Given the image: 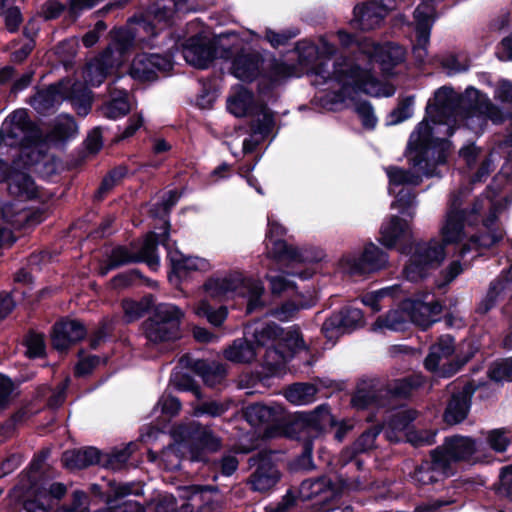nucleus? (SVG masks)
Segmentation results:
<instances>
[{
    "label": "nucleus",
    "mask_w": 512,
    "mask_h": 512,
    "mask_svg": "<svg viewBox=\"0 0 512 512\" xmlns=\"http://www.w3.org/2000/svg\"><path fill=\"white\" fill-rule=\"evenodd\" d=\"M469 96L455 93L452 87L442 86L434 92L425 108V118L419 122L411 133L407 150L414 167L422 169L426 176H440L439 165H445L452 148V142L433 135V123L454 120L462 111L468 112Z\"/></svg>",
    "instance_id": "nucleus-1"
},
{
    "label": "nucleus",
    "mask_w": 512,
    "mask_h": 512,
    "mask_svg": "<svg viewBox=\"0 0 512 512\" xmlns=\"http://www.w3.org/2000/svg\"><path fill=\"white\" fill-rule=\"evenodd\" d=\"M314 73L323 78L333 76L334 80L340 84L339 90L335 93L339 101L355 100L352 94L357 93L372 96L379 95L375 92L380 84L377 77L359 64L350 63L345 56H341L334 61L332 72L327 69L326 63L320 61L315 65Z\"/></svg>",
    "instance_id": "nucleus-2"
},
{
    "label": "nucleus",
    "mask_w": 512,
    "mask_h": 512,
    "mask_svg": "<svg viewBox=\"0 0 512 512\" xmlns=\"http://www.w3.org/2000/svg\"><path fill=\"white\" fill-rule=\"evenodd\" d=\"M255 329L252 339L238 338L233 341L225 352V358L234 363H251L258 361L261 366L271 373H275L286 363L288 357L280 349L277 341H258V332Z\"/></svg>",
    "instance_id": "nucleus-3"
},
{
    "label": "nucleus",
    "mask_w": 512,
    "mask_h": 512,
    "mask_svg": "<svg viewBox=\"0 0 512 512\" xmlns=\"http://www.w3.org/2000/svg\"><path fill=\"white\" fill-rule=\"evenodd\" d=\"M399 251L402 254L409 255L403 268V275L413 283L428 278L433 271L442 265L446 258L444 244L436 239L405 244L400 247Z\"/></svg>",
    "instance_id": "nucleus-4"
},
{
    "label": "nucleus",
    "mask_w": 512,
    "mask_h": 512,
    "mask_svg": "<svg viewBox=\"0 0 512 512\" xmlns=\"http://www.w3.org/2000/svg\"><path fill=\"white\" fill-rule=\"evenodd\" d=\"M236 38L235 31H226L209 38L204 31L189 36L181 42L182 54L186 62L198 69H206L217 58L218 50L220 57L228 60L233 51L229 45L223 44L224 39Z\"/></svg>",
    "instance_id": "nucleus-5"
},
{
    "label": "nucleus",
    "mask_w": 512,
    "mask_h": 512,
    "mask_svg": "<svg viewBox=\"0 0 512 512\" xmlns=\"http://www.w3.org/2000/svg\"><path fill=\"white\" fill-rule=\"evenodd\" d=\"M336 424L330 405L323 403L310 412H296L291 422L286 426V434L292 439L312 441L321 435L328 427Z\"/></svg>",
    "instance_id": "nucleus-6"
},
{
    "label": "nucleus",
    "mask_w": 512,
    "mask_h": 512,
    "mask_svg": "<svg viewBox=\"0 0 512 512\" xmlns=\"http://www.w3.org/2000/svg\"><path fill=\"white\" fill-rule=\"evenodd\" d=\"M173 436L179 446L189 450L191 460L194 461L201 460L204 452H217L222 446L220 438L196 421L177 425L173 430Z\"/></svg>",
    "instance_id": "nucleus-7"
},
{
    "label": "nucleus",
    "mask_w": 512,
    "mask_h": 512,
    "mask_svg": "<svg viewBox=\"0 0 512 512\" xmlns=\"http://www.w3.org/2000/svg\"><path fill=\"white\" fill-rule=\"evenodd\" d=\"M139 495H142V488L132 482L108 480L106 489L98 485V502L107 505L106 508H98V512H145L142 503L129 499L130 496Z\"/></svg>",
    "instance_id": "nucleus-8"
},
{
    "label": "nucleus",
    "mask_w": 512,
    "mask_h": 512,
    "mask_svg": "<svg viewBox=\"0 0 512 512\" xmlns=\"http://www.w3.org/2000/svg\"><path fill=\"white\" fill-rule=\"evenodd\" d=\"M268 228L265 236V246L269 258L276 261H289L294 263L319 262L322 255L313 257L305 256L304 253L289 245L282 237L286 234V228L277 221L268 217Z\"/></svg>",
    "instance_id": "nucleus-9"
},
{
    "label": "nucleus",
    "mask_w": 512,
    "mask_h": 512,
    "mask_svg": "<svg viewBox=\"0 0 512 512\" xmlns=\"http://www.w3.org/2000/svg\"><path fill=\"white\" fill-rule=\"evenodd\" d=\"M190 490L189 502L178 507L174 496H165L158 500L151 512H193L196 506L198 512H218V502L212 499V494L217 491L216 487L193 485Z\"/></svg>",
    "instance_id": "nucleus-10"
},
{
    "label": "nucleus",
    "mask_w": 512,
    "mask_h": 512,
    "mask_svg": "<svg viewBox=\"0 0 512 512\" xmlns=\"http://www.w3.org/2000/svg\"><path fill=\"white\" fill-rule=\"evenodd\" d=\"M176 11V0H155L144 11L130 17L128 22L139 25L147 34L156 37L163 27L171 25Z\"/></svg>",
    "instance_id": "nucleus-11"
},
{
    "label": "nucleus",
    "mask_w": 512,
    "mask_h": 512,
    "mask_svg": "<svg viewBox=\"0 0 512 512\" xmlns=\"http://www.w3.org/2000/svg\"><path fill=\"white\" fill-rule=\"evenodd\" d=\"M364 314L361 309L344 306L339 311L333 312L322 324L321 333L334 346L344 334H350L363 323Z\"/></svg>",
    "instance_id": "nucleus-12"
},
{
    "label": "nucleus",
    "mask_w": 512,
    "mask_h": 512,
    "mask_svg": "<svg viewBox=\"0 0 512 512\" xmlns=\"http://www.w3.org/2000/svg\"><path fill=\"white\" fill-rule=\"evenodd\" d=\"M4 135L12 139L10 146L30 147L41 142L42 133L24 109L14 111L3 123Z\"/></svg>",
    "instance_id": "nucleus-13"
},
{
    "label": "nucleus",
    "mask_w": 512,
    "mask_h": 512,
    "mask_svg": "<svg viewBox=\"0 0 512 512\" xmlns=\"http://www.w3.org/2000/svg\"><path fill=\"white\" fill-rule=\"evenodd\" d=\"M299 499L302 502L311 501L313 506L330 510V503L341 496V488L328 476L306 479L298 488Z\"/></svg>",
    "instance_id": "nucleus-14"
},
{
    "label": "nucleus",
    "mask_w": 512,
    "mask_h": 512,
    "mask_svg": "<svg viewBox=\"0 0 512 512\" xmlns=\"http://www.w3.org/2000/svg\"><path fill=\"white\" fill-rule=\"evenodd\" d=\"M173 69V62L170 56L156 53L137 54L130 66L129 75L139 82H152L158 79V72H168Z\"/></svg>",
    "instance_id": "nucleus-15"
},
{
    "label": "nucleus",
    "mask_w": 512,
    "mask_h": 512,
    "mask_svg": "<svg viewBox=\"0 0 512 512\" xmlns=\"http://www.w3.org/2000/svg\"><path fill=\"white\" fill-rule=\"evenodd\" d=\"M249 465L255 467L251 474V484L255 491L267 492L281 479V473L273 461L271 451H259L250 457Z\"/></svg>",
    "instance_id": "nucleus-16"
},
{
    "label": "nucleus",
    "mask_w": 512,
    "mask_h": 512,
    "mask_svg": "<svg viewBox=\"0 0 512 512\" xmlns=\"http://www.w3.org/2000/svg\"><path fill=\"white\" fill-rule=\"evenodd\" d=\"M259 341H277L280 349L288 359L304 347V340L298 329L284 330L278 324L271 322L265 324L258 332Z\"/></svg>",
    "instance_id": "nucleus-17"
},
{
    "label": "nucleus",
    "mask_w": 512,
    "mask_h": 512,
    "mask_svg": "<svg viewBox=\"0 0 512 512\" xmlns=\"http://www.w3.org/2000/svg\"><path fill=\"white\" fill-rule=\"evenodd\" d=\"M263 55L251 48L241 47L232 58L231 74L245 83H252L261 75Z\"/></svg>",
    "instance_id": "nucleus-18"
},
{
    "label": "nucleus",
    "mask_w": 512,
    "mask_h": 512,
    "mask_svg": "<svg viewBox=\"0 0 512 512\" xmlns=\"http://www.w3.org/2000/svg\"><path fill=\"white\" fill-rule=\"evenodd\" d=\"M475 391L476 386L472 382H467L460 390L454 391L447 401L443 421L448 425L462 423L470 412Z\"/></svg>",
    "instance_id": "nucleus-19"
},
{
    "label": "nucleus",
    "mask_w": 512,
    "mask_h": 512,
    "mask_svg": "<svg viewBox=\"0 0 512 512\" xmlns=\"http://www.w3.org/2000/svg\"><path fill=\"white\" fill-rule=\"evenodd\" d=\"M351 407L364 411L370 407L386 408L387 399L377 379H365L357 383L350 400Z\"/></svg>",
    "instance_id": "nucleus-20"
},
{
    "label": "nucleus",
    "mask_w": 512,
    "mask_h": 512,
    "mask_svg": "<svg viewBox=\"0 0 512 512\" xmlns=\"http://www.w3.org/2000/svg\"><path fill=\"white\" fill-rule=\"evenodd\" d=\"M91 59L83 69L84 83L77 82L73 85H69V82L65 83V87L68 89L65 99H70L78 115L85 116L89 113L93 103V93L91 89L87 87V84L93 85V71L94 64Z\"/></svg>",
    "instance_id": "nucleus-21"
},
{
    "label": "nucleus",
    "mask_w": 512,
    "mask_h": 512,
    "mask_svg": "<svg viewBox=\"0 0 512 512\" xmlns=\"http://www.w3.org/2000/svg\"><path fill=\"white\" fill-rule=\"evenodd\" d=\"M87 334L84 324L78 320L64 318L53 325L51 344L58 351H65Z\"/></svg>",
    "instance_id": "nucleus-22"
},
{
    "label": "nucleus",
    "mask_w": 512,
    "mask_h": 512,
    "mask_svg": "<svg viewBox=\"0 0 512 512\" xmlns=\"http://www.w3.org/2000/svg\"><path fill=\"white\" fill-rule=\"evenodd\" d=\"M180 363L186 369L191 370L197 376L201 377L204 384L209 387H215L221 384L227 375L225 366L216 361L196 359L185 354L180 358Z\"/></svg>",
    "instance_id": "nucleus-23"
},
{
    "label": "nucleus",
    "mask_w": 512,
    "mask_h": 512,
    "mask_svg": "<svg viewBox=\"0 0 512 512\" xmlns=\"http://www.w3.org/2000/svg\"><path fill=\"white\" fill-rule=\"evenodd\" d=\"M485 230L473 235L468 243L461 245L460 257L464 258L472 249L479 251L489 249L499 243L504 237V231L497 226V217L491 215L483 221Z\"/></svg>",
    "instance_id": "nucleus-24"
},
{
    "label": "nucleus",
    "mask_w": 512,
    "mask_h": 512,
    "mask_svg": "<svg viewBox=\"0 0 512 512\" xmlns=\"http://www.w3.org/2000/svg\"><path fill=\"white\" fill-rule=\"evenodd\" d=\"M387 262V253L374 243L369 242L365 245L360 257L354 260L351 270L357 275L371 274L385 268Z\"/></svg>",
    "instance_id": "nucleus-25"
},
{
    "label": "nucleus",
    "mask_w": 512,
    "mask_h": 512,
    "mask_svg": "<svg viewBox=\"0 0 512 512\" xmlns=\"http://www.w3.org/2000/svg\"><path fill=\"white\" fill-rule=\"evenodd\" d=\"M245 277L240 273H230L225 277H209L203 284L206 294L212 298H223L238 295L243 290Z\"/></svg>",
    "instance_id": "nucleus-26"
},
{
    "label": "nucleus",
    "mask_w": 512,
    "mask_h": 512,
    "mask_svg": "<svg viewBox=\"0 0 512 512\" xmlns=\"http://www.w3.org/2000/svg\"><path fill=\"white\" fill-rule=\"evenodd\" d=\"M469 98L468 112L469 114H478L485 119L491 120L494 124H502L505 121L503 111L482 92L476 88L469 87L466 89Z\"/></svg>",
    "instance_id": "nucleus-27"
},
{
    "label": "nucleus",
    "mask_w": 512,
    "mask_h": 512,
    "mask_svg": "<svg viewBox=\"0 0 512 512\" xmlns=\"http://www.w3.org/2000/svg\"><path fill=\"white\" fill-rule=\"evenodd\" d=\"M137 442H129L125 447L113 448L110 452H103L98 449V473L100 469L113 472L122 471L127 468V462L138 449Z\"/></svg>",
    "instance_id": "nucleus-28"
},
{
    "label": "nucleus",
    "mask_w": 512,
    "mask_h": 512,
    "mask_svg": "<svg viewBox=\"0 0 512 512\" xmlns=\"http://www.w3.org/2000/svg\"><path fill=\"white\" fill-rule=\"evenodd\" d=\"M410 227L406 219L392 215L387 223L382 224L379 242L387 249H393L397 243L411 238Z\"/></svg>",
    "instance_id": "nucleus-29"
},
{
    "label": "nucleus",
    "mask_w": 512,
    "mask_h": 512,
    "mask_svg": "<svg viewBox=\"0 0 512 512\" xmlns=\"http://www.w3.org/2000/svg\"><path fill=\"white\" fill-rule=\"evenodd\" d=\"M422 384L423 380L419 375H408L381 385L383 396L387 399V407L393 400L410 397L413 391L420 388Z\"/></svg>",
    "instance_id": "nucleus-30"
},
{
    "label": "nucleus",
    "mask_w": 512,
    "mask_h": 512,
    "mask_svg": "<svg viewBox=\"0 0 512 512\" xmlns=\"http://www.w3.org/2000/svg\"><path fill=\"white\" fill-rule=\"evenodd\" d=\"M68 89L65 82L50 85L46 89L39 90L30 98V105L41 114L50 111L56 104L65 99Z\"/></svg>",
    "instance_id": "nucleus-31"
},
{
    "label": "nucleus",
    "mask_w": 512,
    "mask_h": 512,
    "mask_svg": "<svg viewBox=\"0 0 512 512\" xmlns=\"http://www.w3.org/2000/svg\"><path fill=\"white\" fill-rule=\"evenodd\" d=\"M477 352L478 347H476L472 341H464L457 347L455 358L442 365L439 364V368L433 373L441 378H451L462 370Z\"/></svg>",
    "instance_id": "nucleus-32"
},
{
    "label": "nucleus",
    "mask_w": 512,
    "mask_h": 512,
    "mask_svg": "<svg viewBox=\"0 0 512 512\" xmlns=\"http://www.w3.org/2000/svg\"><path fill=\"white\" fill-rule=\"evenodd\" d=\"M457 353L455 338L450 334L439 336L433 343L424 360V367L429 372H436L442 358H448Z\"/></svg>",
    "instance_id": "nucleus-33"
},
{
    "label": "nucleus",
    "mask_w": 512,
    "mask_h": 512,
    "mask_svg": "<svg viewBox=\"0 0 512 512\" xmlns=\"http://www.w3.org/2000/svg\"><path fill=\"white\" fill-rule=\"evenodd\" d=\"M184 312L175 304L159 303L153 306L152 315L147 320H155L162 324L169 325L163 335L170 336L180 329Z\"/></svg>",
    "instance_id": "nucleus-34"
},
{
    "label": "nucleus",
    "mask_w": 512,
    "mask_h": 512,
    "mask_svg": "<svg viewBox=\"0 0 512 512\" xmlns=\"http://www.w3.org/2000/svg\"><path fill=\"white\" fill-rule=\"evenodd\" d=\"M353 15L354 17L350 25L362 31L374 30L379 27L384 20V15L380 12V7L374 3L355 6Z\"/></svg>",
    "instance_id": "nucleus-35"
},
{
    "label": "nucleus",
    "mask_w": 512,
    "mask_h": 512,
    "mask_svg": "<svg viewBox=\"0 0 512 512\" xmlns=\"http://www.w3.org/2000/svg\"><path fill=\"white\" fill-rule=\"evenodd\" d=\"M510 283L512 284V275L508 274L507 270L502 271L496 279L490 282L487 293L478 303L475 312L480 315H486L490 312L496 306L499 297Z\"/></svg>",
    "instance_id": "nucleus-36"
},
{
    "label": "nucleus",
    "mask_w": 512,
    "mask_h": 512,
    "mask_svg": "<svg viewBox=\"0 0 512 512\" xmlns=\"http://www.w3.org/2000/svg\"><path fill=\"white\" fill-rule=\"evenodd\" d=\"M466 220L465 210L449 211L446 222L441 229L442 242L444 248L448 244H458L464 235V223Z\"/></svg>",
    "instance_id": "nucleus-37"
},
{
    "label": "nucleus",
    "mask_w": 512,
    "mask_h": 512,
    "mask_svg": "<svg viewBox=\"0 0 512 512\" xmlns=\"http://www.w3.org/2000/svg\"><path fill=\"white\" fill-rule=\"evenodd\" d=\"M8 190L11 195L29 200L37 197V186L32 177L24 172L16 171L8 178Z\"/></svg>",
    "instance_id": "nucleus-38"
},
{
    "label": "nucleus",
    "mask_w": 512,
    "mask_h": 512,
    "mask_svg": "<svg viewBox=\"0 0 512 512\" xmlns=\"http://www.w3.org/2000/svg\"><path fill=\"white\" fill-rule=\"evenodd\" d=\"M279 408L260 402L251 403L243 409L244 419L252 426L274 422L278 419Z\"/></svg>",
    "instance_id": "nucleus-39"
},
{
    "label": "nucleus",
    "mask_w": 512,
    "mask_h": 512,
    "mask_svg": "<svg viewBox=\"0 0 512 512\" xmlns=\"http://www.w3.org/2000/svg\"><path fill=\"white\" fill-rule=\"evenodd\" d=\"M455 463L469 460L476 452V441L468 436L453 435L444 439Z\"/></svg>",
    "instance_id": "nucleus-40"
},
{
    "label": "nucleus",
    "mask_w": 512,
    "mask_h": 512,
    "mask_svg": "<svg viewBox=\"0 0 512 512\" xmlns=\"http://www.w3.org/2000/svg\"><path fill=\"white\" fill-rule=\"evenodd\" d=\"M406 156L408 157V160L411 165H413L411 161L412 155L409 154L408 150L406 149ZM416 168L421 174L414 173L411 170L404 169L398 166H391L387 170V176L389 179V184L392 186H404V185H412V186H418L422 182V176H424V173L422 169L418 167ZM426 177V175H425ZM431 176H427V178H430Z\"/></svg>",
    "instance_id": "nucleus-41"
},
{
    "label": "nucleus",
    "mask_w": 512,
    "mask_h": 512,
    "mask_svg": "<svg viewBox=\"0 0 512 512\" xmlns=\"http://www.w3.org/2000/svg\"><path fill=\"white\" fill-rule=\"evenodd\" d=\"M96 449L93 447L67 450L62 454V463L69 470H79L94 464Z\"/></svg>",
    "instance_id": "nucleus-42"
},
{
    "label": "nucleus",
    "mask_w": 512,
    "mask_h": 512,
    "mask_svg": "<svg viewBox=\"0 0 512 512\" xmlns=\"http://www.w3.org/2000/svg\"><path fill=\"white\" fill-rule=\"evenodd\" d=\"M319 388L314 383L297 382L291 384L285 391V398L292 404L303 405L315 400Z\"/></svg>",
    "instance_id": "nucleus-43"
},
{
    "label": "nucleus",
    "mask_w": 512,
    "mask_h": 512,
    "mask_svg": "<svg viewBox=\"0 0 512 512\" xmlns=\"http://www.w3.org/2000/svg\"><path fill=\"white\" fill-rule=\"evenodd\" d=\"M379 432L373 429H367L362 432L358 438L346 447L342 452V458L346 461H352L362 453L372 450L375 446V441Z\"/></svg>",
    "instance_id": "nucleus-44"
},
{
    "label": "nucleus",
    "mask_w": 512,
    "mask_h": 512,
    "mask_svg": "<svg viewBox=\"0 0 512 512\" xmlns=\"http://www.w3.org/2000/svg\"><path fill=\"white\" fill-rule=\"evenodd\" d=\"M141 258L131 252L126 246H116L112 249L105 267L98 269V274L104 276L109 270L117 269L130 263H140Z\"/></svg>",
    "instance_id": "nucleus-45"
},
{
    "label": "nucleus",
    "mask_w": 512,
    "mask_h": 512,
    "mask_svg": "<svg viewBox=\"0 0 512 512\" xmlns=\"http://www.w3.org/2000/svg\"><path fill=\"white\" fill-rule=\"evenodd\" d=\"M154 303V295L146 294L140 300L125 299L123 300L122 306L128 320L135 321L152 311Z\"/></svg>",
    "instance_id": "nucleus-46"
},
{
    "label": "nucleus",
    "mask_w": 512,
    "mask_h": 512,
    "mask_svg": "<svg viewBox=\"0 0 512 512\" xmlns=\"http://www.w3.org/2000/svg\"><path fill=\"white\" fill-rule=\"evenodd\" d=\"M257 114L262 115V118L252 119L249 123V131L252 135L259 134L262 137H267L275 126L274 112L266 103H262Z\"/></svg>",
    "instance_id": "nucleus-47"
},
{
    "label": "nucleus",
    "mask_w": 512,
    "mask_h": 512,
    "mask_svg": "<svg viewBox=\"0 0 512 512\" xmlns=\"http://www.w3.org/2000/svg\"><path fill=\"white\" fill-rule=\"evenodd\" d=\"M129 173L128 166L120 164L110 169L102 178L98 186V202L101 201L105 195L112 191L116 186L122 183Z\"/></svg>",
    "instance_id": "nucleus-48"
},
{
    "label": "nucleus",
    "mask_w": 512,
    "mask_h": 512,
    "mask_svg": "<svg viewBox=\"0 0 512 512\" xmlns=\"http://www.w3.org/2000/svg\"><path fill=\"white\" fill-rule=\"evenodd\" d=\"M427 307L426 302L420 299L404 302L403 309L408 312L411 321L426 330L430 328L437 319L431 318L428 312L424 310Z\"/></svg>",
    "instance_id": "nucleus-49"
},
{
    "label": "nucleus",
    "mask_w": 512,
    "mask_h": 512,
    "mask_svg": "<svg viewBox=\"0 0 512 512\" xmlns=\"http://www.w3.org/2000/svg\"><path fill=\"white\" fill-rule=\"evenodd\" d=\"M142 326L147 340L155 344L176 341L181 337V329H178V331L170 336L163 335L162 331L168 329L169 325L156 322L155 320H145Z\"/></svg>",
    "instance_id": "nucleus-50"
},
{
    "label": "nucleus",
    "mask_w": 512,
    "mask_h": 512,
    "mask_svg": "<svg viewBox=\"0 0 512 512\" xmlns=\"http://www.w3.org/2000/svg\"><path fill=\"white\" fill-rule=\"evenodd\" d=\"M263 293L264 288L260 284L245 278L244 288L239 290L238 295L247 296L246 314H252L264 307Z\"/></svg>",
    "instance_id": "nucleus-51"
},
{
    "label": "nucleus",
    "mask_w": 512,
    "mask_h": 512,
    "mask_svg": "<svg viewBox=\"0 0 512 512\" xmlns=\"http://www.w3.org/2000/svg\"><path fill=\"white\" fill-rule=\"evenodd\" d=\"M172 272L176 275L181 273H188L191 271H207L210 268L209 262L200 257H185L183 255L180 258H171Z\"/></svg>",
    "instance_id": "nucleus-52"
},
{
    "label": "nucleus",
    "mask_w": 512,
    "mask_h": 512,
    "mask_svg": "<svg viewBox=\"0 0 512 512\" xmlns=\"http://www.w3.org/2000/svg\"><path fill=\"white\" fill-rule=\"evenodd\" d=\"M111 45L121 57L134 46L135 34L126 27H114L111 31Z\"/></svg>",
    "instance_id": "nucleus-53"
},
{
    "label": "nucleus",
    "mask_w": 512,
    "mask_h": 512,
    "mask_svg": "<svg viewBox=\"0 0 512 512\" xmlns=\"http://www.w3.org/2000/svg\"><path fill=\"white\" fill-rule=\"evenodd\" d=\"M416 193L412 189L402 187L397 193L391 208L398 209L399 213L405 217L413 219L416 212Z\"/></svg>",
    "instance_id": "nucleus-54"
},
{
    "label": "nucleus",
    "mask_w": 512,
    "mask_h": 512,
    "mask_svg": "<svg viewBox=\"0 0 512 512\" xmlns=\"http://www.w3.org/2000/svg\"><path fill=\"white\" fill-rule=\"evenodd\" d=\"M371 59L380 65L382 71L392 70L402 61L401 56L396 55L390 46L380 44L373 47Z\"/></svg>",
    "instance_id": "nucleus-55"
},
{
    "label": "nucleus",
    "mask_w": 512,
    "mask_h": 512,
    "mask_svg": "<svg viewBox=\"0 0 512 512\" xmlns=\"http://www.w3.org/2000/svg\"><path fill=\"white\" fill-rule=\"evenodd\" d=\"M196 314L206 320L213 326H221L228 316V310L225 306L214 308L208 301H201L196 308Z\"/></svg>",
    "instance_id": "nucleus-56"
},
{
    "label": "nucleus",
    "mask_w": 512,
    "mask_h": 512,
    "mask_svg": "<svg viewBox=\"0 0 512 512\" xmlns=\"http://www.w3.org/2000/svg\"><path fill=\"white\" fill-rule=\"evenodd\" d=\"M77 127L74 119L69 116L59 118L47 137L50 141H65L76 133Z\"/></svg>",
    "instance_id": "nucleus-57"
},
{
    "label": "nucleus",
    "mask_w": 512,
    "mask_h": 512,
    "mask_svg": "<svg viewBox=\"0 0 512 512\" xmlns=\"http://www.w3.org/2000/svg\"><path fill=\"white\" fill-rule=\"evenodd\" d=\"M488 377L494 382H512V356L492 362L488 369Z\"/></svg>",
    "instance_id": "nucleus-58"
},
{
    "label": "nucleus",
    "mask_w": 512,
    "mask_h": 512,
    "mask_svg": "<svg viewBox=\"0 0 512 512\" xmlns=\"http://www.w3.org/2000/svg\"><path fill=\"white\" fill-rule=\"evenodd\" d=\"M313 442L312 439H304L302 445V452L298 456H296L290 463V469L292 471H309L312 470L314 466L313 462Z\"/></svg>",
    "instance_id": "nucleus-59"
},
{
    "label": "nucleus",
    "mask_w": 512,
    "mask_h": 512,
    "mask_svg": "<svg viewBox=\"0 0 512 512\" xmlns=\"http://www.w3.org/2000/svg\"><path fill=\"white\" fill-rule=\"evenodd\" d=\"M295 73L294 65L288 64L284 61L273 59L270 63L267 74L264 76L273 84H278L281 80L293 76Z\"/></svg>",
    "instance_id": "nucleus-60"
},
{
    "label": "nucleus",
    "mask_w": 512,
    "mask_h": 512,
    "mask_svg": "<svg viewBox=\"0 0 512 512\" xmlns=\"http://www.w3.org/2000/svg\"><path fill=\"white\" fill-rule=\"evenodd\" d=\"M118 98L112 99L104 109L106 117L117 119L127 115L130 111V104L127 100V90L122 88Z\"/></svg>",
    "instance_id": "nucleus-61"
},
{
    "label": "nucleus",
    "mask_w": 512,
    "mask_h": 512,
    "mask_svg": "<svg viewBox=\"0 0 512 512\" xmlns=\"http://www.w3.org/2000/svg\"><path fill=\"white\" fill-rule=\"evenodd\" d=\"M414 103L413 96H407L403 98L398 105L388 114L387 124L388 125H397L407 119H409L412 114V106Z\"/></svg>",
    "instance_id": "nucleus-62"
},
{
    "label": "nucleus",
    "mask_w": 512,
    "mask_h": 512,
    "mask_svg": "<svg viewBox=\"0 0 512 512\" xmlns=\"http://www.w3.org/2000/svg\"><path fill=\"white\" fill-rule=\"evenodd\" d=\"M252 94L248 90L239 92L227 100V109L236 117H242L247 114Z\"/></svg>",
    "instance_id": "nucleus-63"
},
{
    "label": "nucleus",
    "mask_w": 512,
    "mask_h": 512,
    "mask_svg": "<svg viewBox=\"0 0 512 512\" xmlns=\"http://www.w3.org/2000/svg\"><path fill=\"white\" fill-rule=\"evenodd\" d=\"M297 499H299L298 490L295 491L292 487L289 488L285 495L280 500L270 502L265 507V512H288L291 508L296 506Z\"/></svg>",
    "instance_id": "nucleus-64"
}]
</instances>
